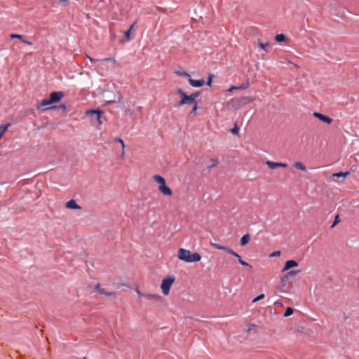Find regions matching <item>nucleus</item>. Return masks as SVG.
<instances>
[{"label":"nucleus","mask_w":359,"mask_h":359,"mask_svg":"<svg viewBox=\"0 0 359 359\" xmlns=\"http://www.w3.org/2000/svg\"><path fill=\"white\" fill-rule=\"evenodd\" d=\"M65 96V94L62 91L53 92L50 94V100L52 104L58 102Z\"/></svg>","instance_id":"7"},{"label":"nucleus","mask_w":359,"mask_h":359,"mask_svg":"<svg viewBox=\"0 0 359 359\" xmlns=\"http://www.w3.org/2000/svg\"><path fill=\"white\" fill-rule=\"evenodd\" d=\"M189 95L191 96V98H193L194 101H196V97H198L199 95V93H194Z\"/></svg>","instance_id":"33"},{"label":"nucleus","mask_w":359,"mask_h":359,"mask_svg":"<svg viewBox=\"0 0 359 359\" xmlns=\"http://www.w3.org/2000/svg\"><path fill=\"white\" fill-rule=\"evenodd\" d=\"M95 289L100 292V290H102V288L100 287V285L99 283H97L95 285Z\"/></svg>","instance_id":"38"},{"label":"nucleus","mask_w":359,"mask_h":359,"mask_svg":"<svg viewBox=\"0 0 359 359\" xmlns=\"http://www.w3.org/2000/svg\"><path fill=\"white\" fill-rule=\"evenodd\" d=\"M118 102L120 104V107H121V109H125V105H124V103L123 102V97L121 94H118Z\"/></svg>","instance_id":"27"},{"label":"nucleus","mask_w":359,"mask_h":359,"mask_svg":"<svg viewBox=\"0 0 359 359\" xmlns=\"http://www.w3.org/2000/svg\"><path fill=\"white\" fill-rule=\"evenodd\" d=\"M197 109H198V104H197V103H195V104H194V107H193L192 110L191 111L190 114H191V115H196V114Z\"/></svg>","instance_id":"29"},{"label":"nucleus","mask_w":359,"mask_h":359,"mask_svg":"<svg viewBox=\"0 0 359 359\" xmlns=\"http://www.w3.org/2000/svg\"><path fill=\"white\" fill-rule=\"evenodd\" d=\"M11 126L10 123H7L6 125H1L0 126V139L2 137V136L4 135L6 131L8 130V127Z\"/></svg>","instance_id":"16"},{"label":"nucleus","mask_w":359,"mask_h":359,"mask_svg":"<svg viewBox=\"0 0 359 359\" xmlns=\"http://www.w3.org/2000/svg\"><path fill=\"white\" fill-rule=\"evenodd\" d=\"M179 74H180V75H182V76H189V77H190V75H189L187 72H182V73H179Z\"/></svg>","instance_id":"40"},{"label":"nucleus","mask_w":359,"mask_h":359,"mask_svg":"<svg viewBox=\"0 0 359 359\" xmlns=\"http://www.w3.org/2000/svg\"><path fill=\"white\" fill-rule=\"evenodd\" d=\"M154 180L158 184L159 191L164 196H170L172 194V189L165 184V179L159 175H155L153 177Z\"/></svg>","instance_id":"2"},{"label":"nucleus","mask_w":359,"mask_h":359,"mask_svg":"<svg viewBox=\"0 0 359 359\" xmlns=\"http://www.w3.org/2000/svg\"><path fill=\"white\" fill-rule=\"evenodd\" d=\"M294 166L297 169L301 170L302 171H306V166L302 162H295Z\"/></svg>","instance_id":"20"},{"label":"nucleus","mask_w":359,"mask_h":359,"mask_svg":"<svg viewBox=\"0 0 359 359\" xmlns=\"http://www.w3.org/2000/svg\"><path fill=\"white\" fill-rule=\"evenodd\" d=\"M54 107H48L47 109H53Z\"/></svg>","instance_id":"46"},{"label":"nucleus","mask_w":359,"mask_h":359,"mask_svg":"<svg viewBox=\"0 0 359 359\" xmlns=\"http://www.w3.org/2000/svg\"><path fill=\"white\" fill-rule=\"evenodd\" d=\"M86 57L88 58L90 60V61H91V62L98 61V60L93 59L88 55H86Z\"/></svg>","instance_id":"41"},{"label":"nucleus","mask_w":359,"mask_h":359,"mask_svg":"<svg viewBox=\"0 0 359 359\" xmlns=\"http://www.w3.org/2000/svg\"><path fill=\"white\" fill-rule=\"evenodd\" d=\"M297 266H298V263L296 261L288 260L285 262V266L283 269L282 271L283 272V271H287V270L290 269L291 268L296 267Z\"/></svg>","instance_id":"12"},{"label":"nucleus","mask_w":359,"mask_h":359,"mask_svg":"<svg viewBox=\"0 0 359 359\" xmlns=\"http://www.w3.org/2000/svg\"><path fill=\"white\" fill-rule=\"evenodd\" d=\"M210 245L212 246L213 248H215V249H217V250H223V251H225L227 253L230 254V255H233L234 257H237L238 258V262H240V264L243 266H250V268H252V266L249 265V264L245 261H243L242 259V257L241 255H239L237 252H234L233 250L229 248H226L225 246H223V245H219L217 243H212V242H210Z\"/></svg>","instance_id":"3"},{"label":"nucleus","mask_w":359,"mask_h":359,"mask_svg":"<svg viewBox=\"0 0 359 359\" xmlns=\"http://www.w3.org/2000/svg\"><path fill=\"white\" fill-rule=\"evenodd\" d=\"M287 278H285V276H283L281 280H282V282H284V281H286L287 280Z\"/></svg>","instance_id":"44"},{"label":"nucleus","mask_w":359,"mask_h":359,"mask_svg":"<svg viewBox=\"0 0 359 359\" xmlns=\"http://www.w3.org/2000/svg\"><path fill=\"white\" fill-rule=\"evenodd\" d=\"M350 174V172L347 171V172H336V173H334L332 174V177H347L348 175Z\"/></svg>","instance_id":"19"},{"label":"nucleus","mask_w":359,"mask_h":359,"mask_svg":"<svg viewBox=\"0 0 359 359\" xmlns=\"http://www.w3.org/2000/svg\"><path fill=\"white\" fill-rule=\"evenodd\" d=\"M294 66L297 68H299V66L297 65H294Z\"/></svg>","instance_id":"48"},{"label":"nucleus","mask_w":359,"mask_h":359,"mask_svg":"<svg viewBox=\"0 0 359 359\" xmlns=\"http://www.w3.org/2000/svg\"><path fill=\"white\" fill-rule=\"evenodd\" d=\"M177 93L181 97V100L175 105L176 107H180L184 104H194L195 103H197L196 101H194L190 95H187L181 88H178L177 89Z\"/></svg>","instance_id":"4"},{"label":"nucleus","mask_w":359,"mask_h":359,"mask_svg":"<svg viewBox=\"0 0 359 359\" xmlns=\"http://www.w3.org/2000/svg\"><path fill=\"white\" fill-rule=\"evenodd\" d=\"M102 62H111L113 64L116 63V60L114 57H107L101 60Z\"/></svg>","instance_id":"28"},{"label":"nucleus","mask_w":359,"mask_h":359,"mask_svg":"<svg viewBox=\"0 0 359 359\" xmlns=\"http://www.w3.org/2000/svg\"><path fill=\"white\" fill-rule=\"evenodd\" d=\"M51 104H52V102H50V98L49 99H43L41 101L39 105L38 106V109H39L42 107H45V106Z\"/></svg>","instance_id":"18"},{"label":"nucleus","mask_w":359,"mask_h":359,"mask_svg":"<svg viewBox=\"0 0 359 359\" xmlns=\"http://www.w3.org/2000/svg\"><path fill=\"white\" fill-rule=\"evenodd\" d=\"M266 164L268 165L269 168L271 169H276L278 168H287V164L283 163H276L271 161H266Z\"/></svg>","instance_id":"8"},{"label":"nucleus","mask_w":359,"mask_h":359,"mask_svg":"<svg viewBox=\"0 0 359 359\" xmlns=\"http://www.w3.org/2000/svg\"><path fill=\"white\" fill-rule=\"evenodd\" d=\"M143 297L149 299H154L155 301H159L161 299V296L155 294H143Z\"/></svg>","instance_id":"14"},{"label":"nucleus","mask_w":359,"mask_h":359,"mask_svg":"<svg viewBox=\"0 0 359 359\" xmlns=\"http://www.w3.org/2000/svg\"><path fill=\"white\" fill-rule=\"evenodd\" d=\"M274 304H275L276 306H283V303H282L280 301H279V300L276 301V302H275V303H274Z\"/></svg>","instance_id":"37"},{"label":"nucleus","mask_w":359,"mask_h":359,"mask_svg":"<svg viewBox=\"0 0 359 359\" xmlns=\"http://www.w3.org/2000/svg\"><path fill=\"white\" fill-rule=\"evenodd\" d=\"M338 222H339V217L337 215L334 218V221L332 225V227L334 226Z\"/></svg>","instance_id":"34"},{"label":"nucleus","mask_w":359,"mask_h":359,"mask_svg":"<svg viewBox=\"0 0 359 359\" xmlns=\"http://www.w3.org/2000/svg\"><path fill=\"white\" fill-rule=\"evenodd\" d=\"M115 142H118V144H121V146H122V154L123 155L125 154V151H124L125 144H124L123 141L121 139H120V138H117V139L115 140Z\"/></svg>","instance_id":"26"},{"label":"nucleus","mask_w":359,"mask_h":359,"mask_svg":"<svg viewBox=\"0 0 359 359\" xmlns=\"http://www.w3.org/2000/svg\"><path fill=\"white\" fill-rule=\"evenodd\" d=\"M299 273V271H290L285 275V278H288L289 276H293Z\"/></svg>","instance_id":"25"},{"label":"nucleus","mask_w":359,"mask_h":359,"mask_svg":"<svg viewBox=\"0 0 359 359\" xmlns=\"http://www.w3.org/2000/svg\"><path fill=\"white\" fill-rule=\"evenodd\" d=\"M177 257L180 260L187 263L198 262L201 259V256L199 253H192L190 250L184 248H180L178 250Z\"/></svg>","instance_id":"1"},{"label":"nucleus","mask_w":359,"mask_h":359,"mask_svg":"<svg viewBox=\"0 0 359 359\" xmlns=\"http://www.w3.org/2000/svg\"><path fill=\"white\" fill-rule=\"evenodd\" d=\"M275 40L277 42H283L287 40V38L283 34H279L276 35Z\"/></svg>","instance_id":"17"},{"label":"nucleus","mask_w":359,"mask_h":359,"mask_svg":"<svg viewBox=\"0 0 359 359\" xmlns=\"http://www.w3.org/2000/svg\"><path fill=\"white\" fill-rule=\"evenodd\" d=\"M103 114V111L100 109H90L87 110L86 111V115L87 116L90 117L91 118H94L97 121L98 125H102V121L101 120L102 114Z\"/></svg>","instance_id":"6"},{"label":"nucleus","mask_w":359,"mask_h":359,"mask_svg":"<svg viewBox=\"0 0 359 359\" xmlns=\"http://www.w3.org/2000/svg\"><path fill=\"white\" fill-rule=\"evenodd\" d=\"M264 298V294H259V296H257V297H255L253 300H252V302H257L259 300H262Z\"/></svg>","instance_id":"30"},{"label":"nucleus","mask_w":359,"mask_h":359,"mask_svg":"<svg viewBox=\"0 0 359 359\" xmlns=\"http://www.w3.org/2000/svg\"><path fill=\"white\" fill-rule=\"evenodd\" d=\"M250 330H251V327H249V329L248 330V332H250Z\"/></svg>","instance_id":"47"},{"label":"nucleus","mask_w":359,"mask_h":359,"mask_svg":"<svg viewBox=\"0 0 359 359\" xmlns=\"http://www.w3.org/2000/svg\"><path fill=\"white\" fill-rule=\"evenodd\" d=\"M212 75H210V76H209V79H208V83H207V84H208V86H210V85H211V83H212Z\"/></svg>","instance_id":"39"},{"label":"nucleus","mask_w":359,"mask_h":359,"mask_svg":"<svg viewBox=\"0 0 359 359\" xmlns=\"http://www.w3.org/2000/svg\"><path fill=\"white\" fill-rule=\"evenodd\" d=\"M68 0H60V2H66Z\"/></svg>","instance_id":"45"},{"label":"nucleus","mask_w":359,"mask_h":359,"mask_svg":"<svg viewBox=\"0 0 359 359\" xmlns=\"http://www.w3.org/2000/svg\"><path fill=\"white\" fill-rule=\"evenodd\" d=\"M189 84L193 87H201L205 83L204 79H200V80H194L191 78L189 79Z\"/></svg>","instance_id":"11"},{"label":"nucleus","mask_w":359,"mask_h":359,"mask_svg":"<svg viewBox=\"0 0 359 359\" xmlns=\"http://www.w3.org/2000/svg\"><path fill=\"white\" fill-rule=\"evenodd\" d=\"M100 293L101 294H104L106 296H112V295L114 294V292H107L104 288H102V290H100Z\"/></svg>","instance_id":"24"},{"label":"nucleus","mask_w":359,"mask_h":359,"mask_svg":"<svg viewBox=\"0 0 359 359\" xmlns=\"http://www.w3.org/2000/svg\"><path fill=\"white\" fill-rule=\"evenodd\" d=\"M218 164V161L216 158H211L210 161V164L208 166V169H211L215 167Z\"/></svg>","instance_id":"21"},{"label":"nucleus","mask_w":359,"mask_h":359,"mask_svg":"<svg viewBox=\"0 0 359 359\" xmlns=\"http://www.w3.org/2000/svg\"><path fill=\"white\" fill-rule=\"evenodd\" d=\"M65 207L69 209L80 210L81 207L79 205L74 199H72L67 201L65 204Z\"/></svg>","instance_id":"10"},{"label":"nucleus","mask_w":359,"mask_h":359,"mask_svg":"<svg viewBox=\"0 0 359 359\" xmlns=\"http://www.w3.org/2000/svg\"><path fill=\"white\" fill-rule=\"evenodd\" d=\"M259 47H260L262 49L266 50V47L268 46V43H263L262 42H259L258 43Z\"/></svg>","instance_id":"32"},{"label":"nucleus","mask_w":359,"mask_h":359,"mask_svg":"<svg viewBox=\"0 0 359 359\" xmlns=\"http://www.w3.org/2000/svg\"><path fill=\"white\" fill-rule=\"evenodd\" d=\"M280 255V251H275L273 252H272L269 257H279Z\"/></svg>","instance_id":"31"},{"label":"nucleus","mask_w":359,"mask_h":359,"mask_svg":"<svg viewBox=\"0 0 359 359\" xmlns=\"http://www.w3.org/2000/svg\"><path fill=\"white\" fill-rule=\"evenodd\" d=\"M175 276H169L167 278L163 279L161 285V289L162 290V292L164 295H168L170 293V290L175 282Z\"/></svg>","instance_id":"5"},{"label":"nucleus","mask_w":359,"mask_h":359,"mask_svg":"<svg viewBox=\"0 0 359 359\" xmlns=\"http://www.w3.org/2000/svg\"><path fill=\"white\" fill-rule=\"evenodd\" d=\"M234 89H238V87H235V86H232L230 89H229V91H231L232 90H234Z\"/></svg>","instance_id":"43"},{"label":"nucleus","mask_w":359,"mask_h":359,"mask_svg":"<svg viewBox=\"0 0 359 359\" xmlns=\"http://www.w3.org/2000/svg\"><path fill=\"white\" fill-rule=\"evenodd\" d=\"M293 312H294V309L292 307H287L284 313V316L288 317V316L292 315Z\"/></svg>","instance_id":"23"},{"label":"nucleus","mask_w":359,"mask_h":359,"mask_svg":"<svg viewBox=\"0 0 359 359\" xmlns=\"http://www.w3.org/2000/svg\"><path fill=\"white\" fill-rule=\"evenodd\" d=\"M248 86H249L248 83H243L242 86H241L240 87H238V88H239V89H245V88H247Z\"/></svg>","instance_id":"35"},{"label":"nucleus","mask_w":359,"mask_h":359,"mask_svg":"<svg viewBox=\"0 0 359 359\" xmlns=\"http://www.w3.org/2000/svg\"><path fill=\"white\" fill-rule=\"evenodd\" d=\"M231 133L233 134H237L238 133V128L237 127L233 128L231 129Z\"/></svg>","instance_id":"36"},{"label":"nucleus","mask_w":359,"mask_h":359,"mask_svg":"<svg viewBox=\"0 0 359 359\" xmlns=\"http://www.w3.org/2000/svg\"><path fill=\"white\" fill-rule=\"evenodd\" d=\"M10 37L11 39H20L22 42L27 44V45H32V43L26 40L25 39V37L23 36V35H21V34H11L10 35Z\"/></svg>","instance_id":"13"},{"label":"nucleus","mask_w":359,"mask_h":359,"mask_svg":"<svg viewBox=\"0 0 359 359\" xmlns=\"http://www.w3.org/2000/svg\"><path fill=\"white\" fill-rule=\"evenodd\" d=\"M313 116L318 118L319 120H320L321 121L327 123L328 124H330L332 122V119L331 118L320 113L314 112Z\"/></svg>","instance_id":"9"},{"label":"nucleus","mask_w":359,"mask_h":359,"mask_svg":"<svg viewBox=\"0 0 359 359\" xmlns=\"http://www.w3.org/2000/svg\"><path fill=\"white\" fill-rule=\"evenodd\" d=\"M136 292L137 293L140 295V296H142L143 297V294H144L145 293H142L138 289L136 290Z\"/></svg>","instance_id":"42"},{"label":"nucleus","mask_w":359,"mask_h":359,"mask_svg":"<svg viewBox=\"0 0 359 359\" xmlns=\"http://www.w3.org/2000/svg\"><path fill=\"white\" fill-rule=\"evenodd\" d=\"M134 26H135V24L131 25L130 26L129 29L126 32H125L124 35H125V37L126 38V39H130V32L133 29V28L134 27Z\"/></svg>","instance_id":"22"},{"label":"nucleus","mask_w":359,"mask_h":359,"mask_svg":"<svg viewBox=\"0 0 359 359\" xmlns=\"http://www.w3.org/2000/svg\"><path fill=\"white\" fill-rule=\"evenodd\" d=\"M250 240V235L249 233H247V234L243 236L241 239V245L242 246L245 245L246 244H248L249 243Z\"/></svg>","instance_id":"15"}]
</instances>
